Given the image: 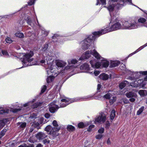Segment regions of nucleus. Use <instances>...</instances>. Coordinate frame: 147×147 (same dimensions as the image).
<instances>
[{
    "mask_svg": "<svg viewBox=\"0 0 147 147\" xmlns=\"http://www.w3.org/2000/svg\"><path fill=\"white\" fill-rule=\"evenodd\" d=\"M43 146L40 144H38L36 147H42Z\"/></svg>",
    "mask_w": 147,
    "mask_h": 147,
    "instance_id": "nucleus-63",
    "label": "nucleus"
},
{
    "mask_svg": "<svg viewBox=\"0 0 147 147\" xmlns=\"http://www.w3.org/2000/svg\"><path fill=\"white\" fill-rule=\"evenodd\" d=\"M146 19L143 18H141L139 19L138 20V22H136L134 20H132L131 21H134L135 22V23L134 24L135 25H137V28H132V29H134L138 28L140 26H142V25L145 22H146Z\"/></svg>",
    "mask_w": 147,
    "mask_h": 147,
    "instance_id": "nucleus-13",
    "label": "nucleus"
},
{
    "mask_svg": "<svg viewBox=\"0 0 147 147\" xmlns=\"http://www.w3.org/2000/svg\"><path fill=\"white\" fill-rule=\"evenodd\" d=\"M59 108L57 105L55 104L54 102H52L49 105V110L51 113H54Z\"/></svg>",
    "mask_w": 147,
    "mask_h": 147,
    "instance_id": "nucleus-11",
    "label": "nucleus"
},
{
    "mask_svg": "<svg viewBox=\"0 0 147 147\" xmlns=\"http://www.w3.org/2000/svg\"><path fill=\"white\" fill-rule=\"evenodd\" d=\"M44 118L43 117L40 118L38 121V122L40 124H41L43 123L44 121Z\"/></svg>",
    "mask_w": 147,
    "mask_h": 147,
    "instance_id": "nucleus-38",
    "label": "nucleus"
},
{
    "mask_svg": "<svg viewBox=\"0 0 147 147\" xmlns=\"http://www.w3.org/2000/svg\"><path fill=\"white\" fill-rule=\"evenodd\" d=\"M59 35H58V34H55L53 36V39H56L57 40H53V42H55V41H57L58 40H59Z\"/></svg>",
    "mask_w": 147,
    "mask_h": 147,
    "instance_id": "nucleus-31",
    "label": "nucleus"
},
{
    "mask_svg": "<svg viewBox=\"0 0 147 147\" xmlns=\"http://www.w3.org/2000/svg\"><path fill=\"white\" fill-rule=\"evenodd\" d=\"M144 106L142 107L138 111L137 113V115H140L141 113L143 112L144 109Z\"/></svg>",
    "mask_w": 147,
    "mask_h": 147,
    "instance_id": "nucleus-33",
    "label": "nucleus"
},
{
    "mask_svg": "<svg viewBox=\"0 0 147 147\" xmlns=\"http://www.w3.org/2000/svg\"><path fill=\"white\" fill-rule=\"evenodd\" d=\"M80 69L83 72L88 73L90 74H93V71H91L92 69L89 67V65L87 63L82 64L80 67Z\"/></svg>",
    "mask_w": 147,
    "mask_h": 147,
    "instance_id": "nucleus-8",
    "label": "nucleus"
},
{
    "mask_svg": "<svg viewBox=\"0 0 147 147\" xmlns=\"http://www.w3.org/2000/svg\"><path fill=\"white\" fill-rule=\"evenodd\" d=\"M5 119H3L0 121V129L2 128L5 125Z\"/></svg>",
    "mask_w": 147,
    "mask_h": 147,
    "instance_id": "nucleus-32",
    "label": "nucleus"
},
{
    "mask_svg": "<svg viewBox=\"0 0 147 147\" xmlns=\"http://www.w3.org/2000/svg\"><path fill=\"white\" fill-rule=\"evenodd\" d=\"M48 44H46L45 45L44 47L43 48V50L44 51L46 50L48 48Z\"/></svg>",
    "mask_w": 147,
    "mask_h": 147,
    "instance_id": "nucleus-50",
    "label": "nucleus"
},
{
    "mask_svg": "<svg viewBox=\"0 0 147 147\" xmlns=\"http://www.w3.org/2000/svg\"><path fill=\"white\" fill-rule=\"evenodd\" d=\"M35 0H30L28 3V4L30 5H32L34 3Z\"/></svg>",
    "mask_w": 147,
    "mask_h": 147,
    "instance_id": "nucleus-44",
    "label": "nucleus"
},
{
    "mask_svg": "<svg viewBox=\"0 0 147 147\" xmlns=\"http://www.w3.org/2000/svg\"><path fill=\"white\" fill-rule=\"evenodd\" d=\"M55 65L58 67H63L65 66L66 64V63L62 61L55 60Z\"/></svg>",
    "mask_w": 147,
    "mask_h": 147,
    "instance_id": "nucleus-18",
    "label": "nucleus"
},
{
    "mask_svg": "<svg viewBox=\"0 0 147 147\" xmlns=\"http://www.w3.org/2000/svg\"><path fill=\"white\" fill-rule=\"evenodd\" d=\"M18 125H20V127L22 128H24L26 126V122H19L18 123Z\"/></svg>",
    "mask_w": 147,
    "mask_h": 147,
    "instance_id": "nucleus-30",
    "label": "nucleus"
},
{
    "mask_svg": "<svg viewBox=\"0 0 147 147\" xmlns=\"http://www.w3.org/2000/svg\"><path fill=\"white\" fill-rule=\"evenodd\" d=\"M115 116V112L114 110H112L111 115H110V118L111 120H113L114 117Z\"/></svg>",
    "mask_w": 147,
    "mask_h": 147,
    "instance_id": "nucleus-26",
    "label": "nucleus"
},
{
    "mask_svg": "<svg viewBox=\"0 0 147 147\" xmlns=\"http://www.w3.org/2000/svg\"><path fill=\"white\" fill-rule=\"evenodd\" d=\"M102 4L103 5H105L106 4V0H100Z\"/></svg>",
    "mask_w": 147,
    "mask_h": 147,
    "instance_id": "nucleus-55",
    "label": "nucleus"
},
{
    "mask_svg": "<svg viewBox=\"0 0 147 147\" xmlns=\"http://www.w3.org/2000/svg\"><path fill=\"white\" fill-rule=\"evenodd\" d=\"M123 102L125 104H128L129 103V101L126 99H124L123 100Z\"/></svg>",
    "mask_w": 147,
    "mask_h": 147,
    "instance_id": "nucleus-60",
    "label": "nucleus"
},
{
    "mask_svg": "<svg viewBox=\"0 0 147 147\" xmlns=\"http://www.w3.org/2000/svg\"><path fill=\"white\" fill-rule=\"evenodd\" d=\"M112 96V95L110 93H107L104 96V97L107 99H110Z\"/></svg>",
    "mask_w": 147,
    "mask_h": 147,
    "instance_id": "nucleus-35",
    "label": "nucleus"
},
{
    "mask_svg": "<svg viewBox=\"0 0 147 147\" xmlns=\"http://www.w3.org/2000/svg\"><path fill=\"white\" fill-rule=\"evenodd\" d=\"M91 55H93L97 59H102L101 60H102L101 63L96 62L95 60L90 61V63L93 69L95 68H98L100 67H102L107 68L109 66V62L102 57L95 49H94L92 51L90 50L86 51L85 54H83L79 58V60L82 61L85 59H87L89 58Z\"/></svg>",
    "mask_w": 147,
    "mask_h": 147,
    "instance_id": "nucleus-2",
    "label": "nucleus"
},
{
    "mask_svg": "<svg viewBox=\"0 0 147 147\" xmlns=\"http://www.w3.org/2000/svg\"><path fill=\"white\" fill-rule=\"evenodd\" d=\"M125 95L128 98L136 97V94L134 92H127Z\"/></svg>",
    "mask_w": 147,
    "mask_h": 147,
    "instance_id": "nucleus-20",
    "label": "nucleus"
},
{
    "mask_svg": "<svg viewBox=\"0 0 147 147\" xmlns=\"http://www.w3.org/2000/svg\"><path fill=\"white\" fill-rule=\"evenodd\" d=\"M127 72L131 76H129L128 79L133 80H136L139 78L141 75H147V71L139 72H132L130 70H127Z\"/></svg>",
    "mask_w": 147,
    "mask_h": 147,
    "instance_id": "nucleus-6",
    "label": "nucleus"
},
{
    "mask_svg": "<svg viewBox=\"0 0 147 147\" xmlns=\"http://www.w3.org/2000/svg\"><path fill=\"white\" fill-rule=\"evenodd\" d=\"M15 35L16 37L20 38H22L24 37V35L23 34L19 32H18L16 33Z\"/></svg>",
    "mask_w": 147,
    "mask_h": 147,
    "instance_id": "nucleus-24",
    "label": "nucleus"
},
{
    "mask_svg": "<svg viewBox=\"0 0 147 147\" xmlns=\"http://www.w3.org/2000/svg\"><path fill=\"white\" fill-rule=\"evenodd\" d=\"M47 56H46V57H45V59H43L41 60L40 62L41 63H45L46 61L45 60L47 61L46 60V59L47 58L48 59H49L48 58H50L49 57H51V60L50 59L49 60H48L49 62H50L51 63V61H52V57L51 56H47V57H46Z\"/></svg>",
    "mask_w": 147,
    "mask_h": 147,
    "instance_id": "nucleus-27",
    "label": "nucleus"
},
{
    "mask_svg": "<svg viewBox=\"0 0 147 147\" xmlns=\"http://www.w3.org/2000/svg\"><path fill=\"white\" fill-rule=\"evenodd\" d=\"M78 61L76 59H73L71 61V63L72 64H75L77 63Z\"/></svg>",
    "mask_w": 147,
    "mask_h": 147,
    "instance_id": "nucleus-53",
    "label": "nucleus"
},
{
    "mask_svg": "<svg viewBox=\"0 0 147 147\" xmlns=\"http://www.w3.org/2000/svg\"><path fill=\"white\" fill-rule=\"evenodd\" d=\"M134 21H118L117 18L115 16L111 18L109 27H107L100 31L95 32V34H99L100 35L121 29H132L137 28V25L134 24Z\"/></svg>",
    "mask_w": 147,
    "mask_h": 147,
    "instance_id": "nucleus-1",
    "label": "nucleus"
},
{
    "mask_svg": "<svg viewBox=\"0 0 147 147\" xmlns=\"http://www.w3.org/2000/svg\"><path fill=\"white\" fill-rule=\"evenodd\" d=\"M120 63L119 61H113L111 62L110 66L111 67H115L118 66Z\"/></svg>",
    "mask_w": 147,
    "mask_h": 147,
    "instance_id": "nucleus-21",
    "label": "nucleus"
},
{
    "mask_svg": "<svg viewBox=\"0 0 147 147\" xmlns=\"http://www.w3.org/2000/svg\"><path fill=\"white\" fill-rule=\"evenodd\" d=\"M37 116V115L36 113H33L31 115V117L32 118H36Z\"/></svg>",
    "mask_w": 147,
    "mask_h": 147,
    "instance_id": "nucleus-56",
    "label": "nucleus"
},
{
    "mask_svg": "<svg viewBox=\"0 0 147 147\" xmlns=\"http://www.w3.org/2000/svg\"><path fill=\"white\" fill-rule=\"evenodd\" d=\"M34 145L33 144H30L29 145H27L26 144H24V147H34Z\"/></svg>",
    "mask_w": 147,
    "mask_h": 147,
    "instance_id": "nucleus-54",
    "label": "nucleus"
},
{
    "mask_svg": "<svg viewBox=\"0 0 147 147\" xmlns=\"http://www.w3.org/2000/svg\"><path fill=\"white\" fill-rule=\"evenodd\" d=\"M8 110H0V114H3L5 113H8Z\"/></svg>",
    "mask_w": 147,
    "mask_h": 147,
    "instance_id": "nucleus-42",
    "label": "nucleus"
},
{
    "mask_svg": "<svg viewBox=\"0 0 147 147\" xmlns=\"http://www.w3.org/2000/svg\"><path fill=\"white\" fill-rule=\"evenodd\" d=\"M67 129L69 131H73L75 130V127L71 125H69L67 127Z\"/></svg>",
    "mask_w": 147,
    "mask_h": 147,
    "instance_id": "nucleus-23",
    "label": "nucleus"
},
{
    "mask_svg": "<svg viewBox=\"0 0 147 147\" xmlns=\"http://www.w3.org/2000/svg\"><path fill=\"white\" fill-rule=\"evenodd\" d=\"M107 143L108 144H111V142L109 138L107 141Z\"/></svg>",
    "mask_w": 147,
    "mask_h": 147,
    "instance_id": "nucleus-64",
    "label": "nucleus"
},
{
    "mask_svg": "<svg viewBox=\"0 0 147 147\" xmlns=\"http://www.w3.org/2000/svg\"><path fill=\"white\" fill-rule=\"evenodd\" d=\"M142 96H144L147 95V92H138Z\"/></svg>",
    "mask_w": 147,
    "mask_h": 147,
    "instance_id": "nucleus-47",
    "label": "nucleus"
},
{
    "mask_svg": "<svg viewBox=\"0 0 147 147\" xmlns=\"http://www.w3.org/2000/svg\"><path fill=\"white\" fill-rule=\"evenodd\" d=\"M33 55L34 53L33 51H30L28 53L24 54V57L22 60V64L24 65V66H22V67L19 68V69L30 65V64H29L30 63V62L32 61V59L30 58Z\"/></svg>",
    "mask_w": 147,
    "mask_h": 147,
    "instance_id": "nucleus-5",
    "label": "nucleus"
},
{
    "mask_svg": "<svg viewBox=\"0 0 147 147\" xmlns=\"http://www.w3.org/2000/svg\"><path fill=\"white\" fill-rule=\"evenodd\" d=\"M21 110V109L20 108L15 109L13 110V112L14 113H16V112H18V111H20Z\"/></svg>",
    "mask_w": 147,
    "mask_h": 147,
    "instance_id": "nucleus-58",
    "label": "nucleus"
},
{
    "mask_svg": "<svg viewBox=\"0 0 147 147\" xmlns=\"http://www.w3.org/2000/svg\"><path fill=\"white\" fill-rule=\"evenodd\" d=\"M100 88H101V85L100 84H98L97 85V89L98 90H100Z\"/></svg>",
    "mask_w": 147,
    "mask_h": 147,
    "instance_id": "nucleus-61",
    "label": "nucleus"
},
{
    "mask_svg": "<svg viewBox=\"0 0 147 147\" xmlns=\"http://www.w3.org/2000/svg\"><path fill=\"white\" fill-rule=\"evenodd\" d=\"M47 88V86L46 85H44L42 88L40 92H45Z\"/></svg>",
    "mask_w": 147,
    "mask_h": 147,
    "instance_id": "nucleus-51",
    "label": "nucleus"
},
{
    "mask_svg": "<svg viewBox=\"0 0 147 147\" xmlns=\"http://www.w3.org/2000/svg\"><path fill=\"white\" fill-rule=\"evenodd\" d=\"M116 3H110L108 6H105L104 7L107 8L109 11L111 18L113 17V16H114V15L113 13V12L114 11L115 8L119 9L121 8H118L116 7Z\"/></svg>",
    "mask_w": 147,
    "mask_h": 147,
    "instance_id": "nucleus-9",
    "label": "nucleus"
},
{
    "mask_svg": "<svg viewBox=\"0 0 147 147\" xmlns=\"http://www.w3.org/2000/svg\"><path fill=\"white\" fill-rule=\"evenodd\" d=\"M40 124L38 122L36 123L34 125V127L35 128H37V129H39L40 128L39 127Z\"/></svg>",
    "mask_w": 147,
    "mask_h": 147,
    "instance_id": "nucleus-40",
    "label": "nucleus"
},
{
    "mask_svg": "<svg viewBox=\"0 0 147 147\" xmlns=\"http://www.w3.org/2000/svg\"><path fill=\"white\" fill-rule=\"evenodd\" d=\"M7 131L6 129H4L0 132V139L5 135Z\"/></svg>",
    "mask_w": 147,
    "mask_h": 147,
    "instance_id": "nucleus-29",
    "label": "nucleus"
},
{
    "mask_svg": "<svg viewBox=\"0 0 147 147\" xmlns=\"http://www.w3.org/2000/svg\"><path fill=\"white\" fill-rule=\"evenodd\" d=\"M53 127L51 125H48L47 126L45 129V130L47 132H50L53 129Z\"/></svg>",
    "mask_w": 147,
    "mask_h": 147,
    "instance_id": "nucleus-28",
    "label": "nucleus"
},
{
    "mask_svg": "<svg viewBox=\"0 0 147 147\" xmlns=\"http://www.w3.org/2000/svg\"><path fill=\"white\" fill-rule=\"evenodd\" d=\"M99 77L100 79L105 80L108 79L109 76L107 74L105 73H103L100 75Z\"/></svg>",
    "mask_w": 147,
    "mask_h": 147,
    "instance_id": "nucleus-19",
    "label": "nucleus"
},
{
    "mask_svg": "<svg viewBox=\"0 0 147 147\" xmlns=\"http://www.w3.org/2000/svg\"><path fill=\"white\" fill-rule=\"evenodd\" d=\"M78 127L80 128H83L86 127V125L83 122H80L78 124Z\"/></svg>",
    "mask_w": 147,
    "mask_h": 147,
    "instance_id": "nucleus-34",
    "label": "nucleus"
},
{
    "mask_svg": "<svg viewBox=\"0 0 147 147\" xmlns=\"http://www.w3.org/2000/svg\"><path fill=\"white\" fill-rule=\"evenodd\" d=\"M110 123L108 121H107L105 123V127L106 129H109L110 126Z\"/></svg>",
    "mask_w": 147,
    "mask_h": 147,
    "instance_id": "nucleus-37",
    "label": "nucleus"
},
{
    "mask_svg": "<svg viewBox=\"0 0 147 147\" xmlns=\"http://www.w3.org/2000/svg\"><path fill=\"white\" fill-rule=\"evenodd\" d=\"M147 46V43H146L144 45H143L140 47L138 49H137L136 51H135L133 53L131 54L130 55H133L134 54H135L136 53L138 52V51H140L142 49H143L145 47H146Z\"/></svg>",
    "mask_w": 147,
    "mask_h": 147,
    "instance_id": "nucleus-22",
    "label": "nucleus"
},
{
    "mask_svg": "<svg viewBox=\"0 0 147 147\" xmlns=\"http://www.w3.org/2000/svg\"><path fill=\"white\" fill-rule=\"evenodd\" d=\"M135 97L131 98L129 100V101L132 102H133L135 101V100L134 98Z\"/></svg>",
    "mask_w": 147,
    "mask_h": 147,
    "instance_id": "nucleus-59",
    "label": "nucleus"
},
{
    "mask_svg": "<svg viewBox=\"0 0 147 147\" xmlns=\"http://www.w3.org/2000/svg\"><path fill=\"white\" fill-rule=\"evenodd\" d=\"M94 125H90L89 127L88 128V129H87V131H90L91 130H92V129L94 128Z\"/></svg>",
    "mask_w": 147,
    "mask_h": 147,
    "instance_id": "nucleus-43",
    "label": "nucleus"
},
{
    "mask_svg": "<svg viewBox=\"0 0 147 147\" xmlns=\"http://www.w3.org/2000/svg\"><path fill=\"white\" fill-rule=\"evenodd\" d=\"M106 119V116L103 115V114H101L100 115L96 117L95 119V122H97L99 123H100L102 122L104 123Z\"/></svg>",
    "mask_w": 147,
    "mask_h": 147,
    "instance_id": "nucleus-15",
    "label": "nucleus"
},
{
    "mask_svg": "<svg viewBox=\"0 0 147 147\" xmlns=\"http://www.w3.org/2000/svg\"><path fill=\"white\" fill-rule=\"evenodd\" d=\"M45 116L46 118H48L50 117V115L48 113H46L45 115Z\"/></svg>",
    "mask_w": 147,
    "mask_h": 147,
    "instance_id": "nucleus-57",
    "label": "nucleus"
},
{
    "mask_svg": "<svg viewBox=\"0 0 147 147\" xmlns=\"http://www.w3.org/2000/svg\"><path fill=\"white\" fill-rule=\"evenodd\" d=\"M102 137V134H98L96 136V139H100Z\"/></svg>",
    "mask_w": 147,
    "mask_h": 147,
    "instance_id": "nucleus-49",
    "label": "nucleus"
},
{
    "mask_svg": "<svg viewBox=\"0 0 147 147\" xmlns=\"http://www.w3.org/2000/svg\"><path fill=\"white\" fill-rule=\"evenodd\" d=\"M50 58L46 59L47 60V63L48 65V69H47L46 71L48 75H49L50 74H52L51 76L48 77L47 79V84L52 82L54 79L55 77L57 76L59 74H58V71H57V68H54V66L53 65L52 62L53 61H51V63L50 62H49L48 60H51V57H49Z\"/></svg>",
    "mask_w": 147,
    "mask_h": 147,
    "instance_id": "nucleus-3",
    "label": "nucleus"
},
{
    "mask_svg": "<svg viewBox=\"0 0 147 147\" xmlns=\"http://www.w3.org/2000/svg\"><path fill=\"white\" fill-rule=\"evenodd\" d=\"M94 32L91 35H90L86 38L82 42V49L85 50L88 49L90 45H93V41L96 38L100 36L99 34H95Z\"/></svg>",
    "mask_w": 147,
    "mask_h": 147,
    "instance_id": "nucleus-4",
    "label": "nucleus"
},
{
    "mask_svg": "<svg viewBox=\"0 0 147 147\" xmlns=\"http://www.w3.org/2000/svg\"><path fill=\"white\" fill-rule=\"evenodd\" d=\"M116 99V97H113V99H111L110 100V103L113 104L114 102L115 101Z\"/></svg>",
    "mask_w": 147,
    "mask_h": 147,
    "instance_id": "nucleus-41",
    "label": "nucleus"
},
{
    "mask_svg": "<svg viewBox=\"0 0 147 147\" xmlns=\"http://www.w3.org/2000/svg\"><path fill=\"white\" fill-rule=\"evenodd\" d=\"M91 71H93V74H94V75L96 76H97L100 73L99 71H95V70H94V71H93L92 69V70Z\"/></svg>",
    "mask_w": 147,
    "mask_h": 147,
    "instance_id": "nucleus-39",
    "label": "nucleus"
},
{
    "mask_svg": "<svg viewBox=\"0 0 147 147\" xmlns=\"http://www.w3.org/2000/svg\"><path fill=\"white\" fill-rule=\"evenodd\" d=\"M6 42L8 44H10L12 42L13 40L10 38L7 37L5 39Z\"/></svg>",
    "mask_w": 147,
    "mask_h": 147,
    "instance_id": "nucleus-36",
    "label": "nucleus"
},
{
    "mask_svg": "<svg viewBox=\"0 0 147 147\" xmlns=\"http://www.w3.org/2000/svg\"><path fill=\"white\" fill-rule=\"evenodd\" d=\"M60 129V128L53 127L52 130H51L49 134L52 136L53 138L59 135L57 132Z\"/></svg>",
    "mask_w": 147,
    "mask_h": 147,
    "instance_id": "nucleus-14",
    "label": "nucleus"
},
{
    "mask_svg": "<svg viewBox=\"0 0 147 147\" xmlns=\"http://www.w3.org/2000/svg\"><path fill=\"white\" fill-rule=\"evenodd\" d=\"M2 53L3 55H8V53L7 51L5 50H2Z\"/></svg>",
    "mask_w": 147,
    "mask_h": 147,
    "instance_id": "nucleus-52",
    "label": "nucleus"
},
{
    "mask_svg": "<svg viewBox=\"0 0 147 147\" xmlns=\"http://www.w3.org/2000/svg\"><path fill=\"white\" fill-rule=\"evenodd\" d=\"M53 124L54 126L55 127H57L58 125L57 123V122L56 120H54L53 121Z\"/></svg>",
    "mask_w": 147,
    "mask_h": 147,
    "instance_id": "nucleus-48",
    "label": "nucleus"
},
{
    "mask_svg": "<svg viewBox=\"0 0 147 147\" xmlns=\"http://www.w3.org/2000/svg\"><path fill=\"white\" fill-rule=\"evenodd\" d=\"M120 88L122 89L125 87H127L128 88H131L132 87L131 84H129V83L127 81L125 80L123 82L121 83L119 85Z\"/></svg>",
    "mask_w": 147,
    "mask_h": 147,
    "instance_id": "nucleus-12",
    "label": "nucleus"
},
{
    "mask_svg": "<svg viewBox=\"0 0 147 147\" xmlns=\"http://www.w3.org/2000/svg\"><path fill=\"white\" fill-rule=\"evenodd\" d=\"M143 82V80H139L135 81L133 83H131L132 87H137L140 86Z\"/></svg>",
    "mask_w": 147,
    "mask_h": 147,
    "instance_id": "nucleus-17",
    "label": "nucleus"
},
{
    "mask_svg": "<svg viewBox=\"0 0 147 147\" xmlns=\"http://www.w3.org/2000/svg\"><path fill=\"white\" fill-rule=\"evenodd\" d=\"M104 131V129L103 128H102L101 129H99L98 131V132L100 134H102L103 133Z\"/></svg>",
    "mask_w": 147,
    "mask_h": 147,
    "instance_id": "nucleus-46",
    "label": "nucleus"
},
{
    "mask_svg": "<svg viewBox=\"0 0 147 147\" xmlns=\"http://www.w3.org/2000/svg\"><path fill=\"white\" fill-rule=\"evenodd\" d=\"M109 1L111 2L116 3V7L118 8H121L122 7L125 5L126 3L128 1L130 3V5L137 7L142 11L146 13L145 11H144L137 6L133 4L131 2V0H109Z\"/></svg>",
    "mask_w": 147,
    "mask_h": 147,
    "instance_id": "nucleus-7",
    "label": "nucleus"
},
{
    "mask_svg": "<svg viewBox=\"0 0 147 147\" xmlns=\"http://www.w3.org/2000/svg\"><path fill=\"white\" fill-rule=\"evenodd\" d=\"M42 34H44L45 36H47L48 34L49 33L48 32L45 31V30H43L42 31Z\"/></svg>",
    "mask_w": 147,
    "mask_h": 147,
    "instance_id": "nucleus-45",
    "label": "nucleus"
},
{
    "mask_svg": "<svg viewBox=\"0 0 147 147\" xmlns=\"http://www.w3.org/2000/svg\"><path fill=\"white\" fill-rule=\"evenodd\" d=\"M42 102H37L33 105V107L34 109L37 108L38 107L41 106L42 104Z\"/></svg>",
    "mask_w": 147,
    "mask_h": 147,
    "instance_id": "nucleus-25",
    "label": "nucleus"
},
{
    "mask_svg": "<svg viewBox=\"0 0 147 147\" xmlns=\"http://www.w3.org/2000/svg\"><path fill=\"white\" fill-rule=\"evenodd\" d=\"M24 20L27 23V24L32 27H33L35 24H37L34 21H32L29 16L26 15L24 18Z\"/></svg>",
    "mask_w": 147,
    "mask_h": 147,
    "instance_id": "nucleus-10",
    "label": "nucleus"
},
{
    "mask_svg": "<svg viewBox=\"0 0 147 147\" xmlns=\"http://www.w3.org/2000/svg\"><path fill=\"white\" fill-rule=\"evenodd\" d=\"M61 101L62 102H67V103L68 102L67 100L65 99H62L61 100Z\"/></svg>",
    "mask_w": 147,
    "mask_h": 147,
    "instance_id": "nucleus-62",
    "label": "nucleus"
},
{
    "mask_svg": "<svg viewBox=\"0 0 147 147\" xmlns=\"http://www.w3.org/2000/svg\"><path fill=\"white\" fill-rule=\"evenodd\" d=\"M47 136V135L42 132H38L36 135V137L38 140H42Z\"/></svg>",
    "mask_w": 147,
    "mask_h": 147,
    "instance_id": "nucleus-16",
    "label": "nucleus"
}]
</instances>
